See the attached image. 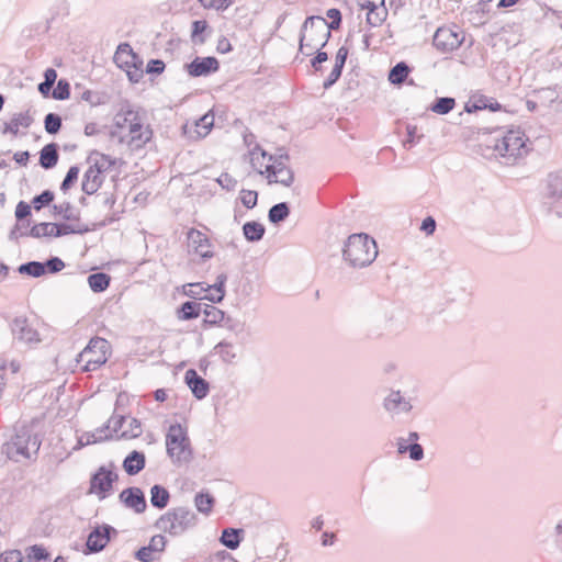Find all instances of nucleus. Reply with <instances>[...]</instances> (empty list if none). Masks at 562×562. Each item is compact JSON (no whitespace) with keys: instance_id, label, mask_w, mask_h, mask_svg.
Segmentation results:
<instances>
[{"instance_id":"nucleus-53","label":"nucleus","mask_w":562,"mask_h":562,"mask_svg":"<svg viewBox=\"0 0 562 562\" xmlns=\"http://www.w3.org/2000/svg\"><path fill=\"white\" fill-rule=\"evenodd\" d=\"M32 209H33V206L31 203H27V202L21 200L16 204L15 212H14L16 223H22L23 221L29 218L32 215Z\"/></svg>"},{"instance_id":"nucleus-47","label":"nucleus","mask_w":562,"mask_h":562,"mask_svg":"<svg viewBox=\"0 0 562 562\" xmlns=\"http://www.w3.org/2000/svg\"><path fill=\"white\" fill-rule=\"evenodd\" d=\"M52 209H53L54 215H63V218L65 221H79V213L74 214L71 212L72 205L68 201H66L61 204H54Z\"/></svg>"},{"instance_id":"nucleus-11","label":"nucleus","mask_w":562,"mask_h":562,"mask_svg":"<svg viewBox=\"0 0 562 562\" xmlns=\"http://www.w3.org/2000/svg\"><path fill=\"white\" fill-rule=\"evenodd\" d=\"M117 535V530L108 524L95 526L88 535L82 553L86 555L101 552L110 542L113 536Z\"/></svg>"},{"instance_id":"nucleus-52","label":"nucleus","mask_w":562,"mask_h":562,"mask_svg":"<svg viewBox=\"0 0 562 562\" xmlns=\"http://www.w3.org/2000/svg\"><path fill=\"white\" fill-rule=\"evenodd\" d=\"M386 15H387V11L385 8L382 10H379V8H378L376 10L368 11L367 23L373 27L380 26L385 21Z\"/></svg>"},{"instance_id":"nucleus-64","label":"nucleus","mask_w":562,"mask_h":562,"mask_svg":"<svg viewBox=\"0 0 562 562\" xmlns=\"http://www.w3.org/2000/svg\"><path fill=\"white\" fill-rule=\"evenodd\" d=\"M2 560L4 562H22L23 561V554L18 549L7 550L1 553Z\"/></svg>"},{"instance_id":"nucleus-20","label":"nucleus","mask_w":562,"mask_h":562,"mask_svg":"<svg viewBox=\"0 0 562 562\" xmlns=\"http://www.w3.org/2000/svg\"><path fill=\"white\" fill-rule=\"evenodd\" d=\"M184 382L196 400L201 401L209 395L210 383L200 376L194 369H189L186 371Z\"/></svg>"},{"instance_id":"nucleus-57","label":"nucleus","mask_w":562,"mask_h":562,"mask_svg":"<svg viewBox=\"0 0 562 562\" xmlns=\"http://www.w3.org/2000/svg\"><path fill=\"white\" fill-rule=\"evenodd\" d=\"M323 48L322 46L316 48L314 57L311 59V66L315 72L322 71V64L328 60V54Z\"/></svg>"},{"instance_id":"nucleus-29","label":"nucleus","mask_w":562,"mask_h":562,"mask_svg":"<svg viewBox=\"0 0 562 562\" xmlns=\"http://www.w3.org/2000/svg\"><path fill=\"white\" fill-rule=\"evenodd\" d=\"M170 501L169 491L160 484H155L150 487V504L157 509H164L168 506Z\"/></svg>"},{"instance_id":"nucleus-56","label":"nucleus","mask_w":562,"mask_h":562,"mask_svg":"<svg viewBox=\"0 0 562 562\" xmlns=\"http://www.w3.org/2000/svg\"><path fill=\"white\" fill-rule=\"evenodd\" d=\"M205 9H215L216 11H225L229 8L234 0H199Z\"/></svg>"},{"instance_id":"nucleus-38","label":"nucleus","mask_w":562,"mask_h":562,"mask_svg":"<svg viewBox=\"0 0 562 562\" xmlns=\"http://www.w3.org/2000/svg\"><path fill=\"white\" fill-rule=\"evenodd\" d=\"M456 106V99L451 97H438L428 106L434 113L446 115L450 113Z\"/></svg>"},{"instance_id":"nucleus-1","label":"nucleus","mask_w":562,"mask_h":562,"mask_svg":"<svg viewBox=\"0 0 562 562\" xmlns=\"http://www.w3.org/2000/svg\"><path fill=\"white\" fill-rule=\"evenodd\" d=\"M42 439V435L36 430L34 423H18L10 440L3 445L2 449L12 461L35 460Z\"/></svg>"},{"instance_id":"nucleus-41","label":"nucleus","mask_w":562,"mask_h":562,"mask_svg":"<svg viewBox=\"0 0 562 562\" xmlns=\"http://www.w3.org/2000/svg\"><path fill=\"white\" fill-rule=\"evenodd\" d=\"M18 272L26 274L32 278H40L45 274L44 265L42 261H27L18 267Z\"/></svg>"},{"instance_id":"nucleus-33","label":"nucleus","mask_w":562,"mask_h":562,"mask_svg":"<svg viewBox=\"0 0 562 562\" xmlns=\"http://www.w3.org/2000/svg\"><path fill=\"white\" fill-rule=\"evenodd\" d=\"M291 209L288 202L277 203L269 209L268 221L272 225H279L289 217Z\"/></svg>"},{"instance_id":"nucleus-22","label":"nucleus","mask_w":562,"mask_h":562,"mask_svg":"<svg viewBox=\"0 0 562 562\" xmlns=\"http://www.w3.org/2000/svg\"><path fill=\"white\" fill-rule=\"evenodd\" d=\"M562 200V172L550 173L543 204L551 211L555 202Z\"/></svg>"},{"instance_id":"nucleus-34","label":"nucleus","mask_w":562,"mask_h":562,"mask_svg":"<svg viewBox=\"0 0 562 562\" xmlns=\"http://www.w3.org/2000/svg\"><path fill=\"white\" fill-rule=\"evenodd\" d=\"M202 314H204L203 323L205 326L220 325L224 321L225 312L218 307L203 303Z\"/></svg>"},{"instance_id":"nucleus-50","label":"nucleus","mask_w":562,"mask_h":562,"mask_svg":"<svg viewBox=\"0 0 562 562\" xmlns=\"http://www.w3.org/2000/svg\"><path fill=\"white\" fill-rule=\"evenodd\" d=\"M80 169L77 165L71 166L60 183V190L66 193L78 180Z\"/></svg>"},{"instance_id":"nucleus-17","label":"nucleus","mask_w":562,"mask_h":562,"mask_svg":"<svg viewBox=\"0 0 562 562\" xmlns=\"http://www.w3.org/2000/svg\"><path fill=\"white\" fill-rule=\"evenodd\" d=\"M214 126V114L212 111L206 112L204 115L194 121L193 125L188 123L182 126L183 134L192 140H198L205 137Z\"/></svg>"},{"instance_id":"nucleus-60","label":"nucleus","mask_w":562,"mask_h":562,"mask_svg":"<svg viewBox=\"0 0 562 562\" xmlns=\"http://www.w3.org/2000/svg\"><path fill=\"white\" fill-rule=\"evenodd\" d=\"M166 69V64L162 59H150L147 65L145 71L148 75H161Z\"/></svg>"},{"instance_id":"nucleus-8","label":"nucleus","mask_w":562,"mask_h":562,"mask_svg":"<svg viewBox=\"0 0 562 562\" xmlns=\"http://www.w3.org/2000/svg\"><path fill=\"white\" fill-rule=\"evenodd\" d=\"M109 350L110 344L106 339L99 336L92 337L78 355L77 362L85 363L83 371H95L108 361Z\"/></svg>"},{"instance_id":"nucleus-6","label":"nucleus","mask_w":562,"mask_h":562,"mask_svg":"<svg viewBox=\"0 0 562 562\" xmlns=\"http://www.w3.org/2000/svg\"><path fill=\"white\" fill-rule=\"evenodd\" d=\"M261 156L269 158L271 164L266 166L265 172L267 173L269 183H280L284 187H291L294 181L293 170L285 165L290 156L285 148H278L274 155H268L266 150H261Z\"/></svg>"},{"instance_id":"nucleus-7","label":"nucleus","mask_w":562,"mask_h":562,"mask_svg":"<svg viewBox=\"0 0 562 562\" xmlns=\"http://www.w3.org/2000/svg\"><path fill=\"white\" fill-rule=\"evenodd\" d=\"M115 65L124 70L131 82L137 83L144 76L143 59L134 52L130 43H120L113 56Z\"/></svg>"},{"instance_id":"nucleus-40","label":"nucleus","mask_w":562,"mask_h":562,"mask_svg":"<svg viewBox=\"0 0 562 562\" xmlns=\"http://www.w3.org/2000/svg\"><path fill=\"white\" fill-rule=\"evenodd\" d=\"M52 229V223L42 222L34 224L29 231L22 232L21 235L32 238L54 237V232Z\"/></svg>"},{"instance_id":"nucleus-63","label":"nucleus","mask_w":562,"mask_h":562,"mask_svg":"<svg viewBox=\"0 0 562 562\" xmlns=\"http://www.w3.org/2000/svg\"><path fill=\"white\" fill-rule=\"evenodd\" d=\"M479 102L483 105V110H490L491 112H497L502 109V104L493 98L486 95H480Z\"/></svg>"},{"instance_id":"nucleus-49","label":"nucleus","mask_w":562,"mask_h":562,"mask_svg":"<svg viewBox=\"0 0 562 562\" xmlns=\"http://www.w3.org/2000/svg\"><path fill=\"white\" fill-rule=\"evenodd\" d=\"M142 424L140 420L133 417L128 424V428L123 430L121 435L117 436L120 439H134L138 438L142 435Z\"/></svg>"},{"instance_id":"nucleus-36","label":"nucleus","mask_w":562,"mask_h":562,"mask_svg":"<svg viewBox=\"0 0 562 562\" xmlns=\"http://www.w3.org/2000/svg\"><path fill=\"white\" fill-rule=\"evenodd\" d=\"M52 231L54 232L53 235L56 238L70 234L82 235L90 231V228L87 225L75 226L68 223H52Z\"/></svg>"},{"instance_id":"nucleus-25","label":"nucleus","mask_w":562,"mask_h":562,"mask_svg":"<svg viewBox=\"0 0 562 562\" xmlns=\"http://www.w3.org/2000/svg\"><path fill=\"white\" fill-rule=\"evenodd\" d=\"M33 117L30 115V111L14 113L9 122H4L1 133L2 134H12L18 135L19 127L22 126L24 128H29L33 124Z\"/></svg>"},{"instance_id":"nucleus-12","label":"nucleus","mask_w":562,"mask_h":562,"mask_svg":"<svg viewBox=\"0 0 562 562\" xmlns=\"http://www.w3.org/2000/svg\"><path fill=\"white\" fill-rule=\"evenodd\" d=\"M464 41L462 32L451 27H438L432 37L434 46L441 53H450L459 48Z\"/></svg>"},{"instance_id":"nucleus-42","label":"nucleus","mask_w":562,"mask_h":562,"mask_svg":"<svg viewBox=\"0 0 562 562\" xmlns=\"http://www.w3.org/2000/svg\"><path fill=\"white\" fill-rule=\"evenodd\" d=\"M198 512L209 515L215 504V498L210 493L200 492L194 497Z\"/></svg>"},{"instance_id":"nucleus-27","label":"nucleus","mask_w":562,"mask_h":562,"mask_svg":"<svg viewBox=\"0 0 562 562\" xmlns=\"http://www.w3.org/2000/svg\"><path fill=\"white\" fill-rule=\"evenodd\" d=\"M244 539V530L240 528L227 527L222 530L220 542L229 550L239 548Z\"/></svg>"},{"instance_id":"nucleus-14","label":"nucleus","mask_w":562,"mask_h":562,"mask_svg":"<svg viewBox=\"0 0 562 562\" xmlns=\"http://www.w3.org/2000/svg\"><path fill=\"white\" fill-rule=\"evenodd\" d=\"M183 69L192 78L207 77L220 69V61L214 56H195L190 63L184 64Z\"/></svg>"},{"instance_id":"nucleus-59","label":"nucleus","mask_w":562,"mask_h":562,"mask_svg":"<svg viewBox=\"0 0 562 562\" xmlns=\"http://www.w3.org/2000/svg\"><path fill=\"white\" fill-rule=\"evenodd\" d=\"M401 403H403V396L401 395L400 391L392 392L384 400V408L389 412L397 411Z\"/></svg>"},{"instance_id":"nucleus-4","label":"nucleus","mask_w":562,"mask_h":562,"mask_svg":"<svg viewBox=\"0 0 562 562\" xmlns=\"http://www.w3.org/2000/svg\"><path fill=\"white\" fill-rule=\"evenodd\" d=\"M198 524L196 514L189 507L179 506L168 509L155 522V528L171 537H179Z\"/></svg>"},{"instance_id":"nucleus-43","label":"nucleus","mask_w":562,"mask_h":562,"mask_svg":"<svg viewBox=\"0 0 562 562\" xmlns=\"http://www.w3.org/2000/svg\"><path fill=\"white\" fill-rule=\"evenodd\" d=\"M112 438H113V435L111 432L105 434L104 436H97L95 432L87 431L81 437H79L75 449H81L88 445H93V443L111 440Z\"/></svg>"},{"instance_id":"nucleus-28","label":"nucleus","mask_w":562,"mask_h":562,"mask_svg":"<svg viewBox=\"0 0 562 562\" xmlns=\"http://www.w3.org/2000/svg\"><path fill=\"white\" fill-rule=\"evenodd\" d=\"M202 302L186 301L177 308V317L180 321H191L202 314Z\"/></svg>"},{"instance_id":"nucleus-58","label":"nucleus","mask_w":562,"mask_h":562,"mask_svg":"<svg viewBox=\"0 0 562 562\" xmlns=\"http://www.w3.org/2000/svg\"><path fill=\"white\" fill-rule=\"evenodd\" d=\"M222 323L223 327L235 333L236 335L241 334L245 329V324L241 321L231 316H224V321Z\"/></svg>"},{"instance_id":"nucleus-16","label":"nucleus","mask_w":562,"mask_h":562,"mask_svg":"<svg viewBox=\"0 0 562 562\" xmlns=\"http://www.w3.org/2000/svg\"><path fill=\"white\" fill-rule=\"evenodd\" d=\"M119 501L136 514H143L147 509V502L144 492L137 486L124 488L119 494Z\"/></svg>"},{"instance_id":"nucleus-62","label":"nucleus","mask_w":562,"mask_h":562,"mask_svg":"<svg viewBox=\"0 0 562 562\" xmlns=\"http://www.w3.org/2000/svg\"><path fill=\"white\" fill-rule=\"evenodd\" d=\"M342 70L344 69L334 66L328 77L324 80L323 88L325 90L331 88L340 79Z\"/></svg>"},{"instance_id":"nucleus-24","label":"nucleus","mask_w":562,"mask_h":562,"mask_svg":"<svg viewBox=\"0 0 562 562\" xmlns=\"http://www.w3.org/2000/svg\"><path fill=\"white\" fill-rule=\"evenodd\" d=\"M123 470L127 475L134 476L143 471L146 467V457L143 451L133 450L123 460Z\"/></svg>"},{"instance_id":"nucleus-18","label":"nucleus","mask_w":562,"mask_h":562,"mask_svg":"<svg viewBox=\"0 0 562 562\" xmlns=\"http://www.w3.org/2000/svg\"><path fill=\"white\" fill-rule=\"evenodd\" d=\"M166 546V537L160 533L155 535L150 538L147 546H143L134 552V557L140 562H154L156 560L155 553L164 552Z\"/></svg>"},{"instance_id":"nucleus-19","label":"nucleus","mask_w":562,"mask_h":562,"mask_svg":"<svg viewBox=\"0 0 562 562\" xmlns=\"http://www.w3.org/2000/svg\"><path fill=\"white\" fill-rule=\"evenodd\" d=\"M11 333L14 339L22 342H33L40 341L38 333L34 328H32L27 322L26 317L19 316L15 317L10 323Z\"/></svg>"},{"instance_id":"nucleus-37","label":"nucleus","mask_w":562,"mask_h":562,"mask_svg":"<svg viewBox=\"0 0 562 562\" xmlns=\"http://www.w3.org/2000/svg\"><path fill=\"white\" fill-rule=\"evenodd\" d=\"M25 562H49L50 552L43 544H33L25 549Z\"/></svg>"},{"instance_id":"nucleus-39","label":"nucleus","mask_w":562,"mask_h":562,"mask_svg":"<svg viewBox=\"0 0 562 562\" xmlns=\"http://www.w3.org/2000/svg\"><path fill=\"white\" fill-rule=\"evenodd\" d=\"M136 111L133 110L132 105L128 101H125L122 105L120 111L114 116V127L116 128H123L125 127L132 117L134 116Z\"/></svg>"},{"instance_id":"nucleus-9","label":"nucleus","mask_w":562,"mask_h":562,"mask_svg":"<svg viewBox=\"0 0 562 562\" xmlns=\"http://www.w3.org/2000/svg\"><path fill=\"white\" fill-rule=\"evenodd\" d=\"M326 16L330 20L329 22L319 15L307 16L303 23V30L311 27L316 35L321 36V46L325 47L331 36V31H337L341 26L342 15L339 9L330 8L326 11Z\"/></svg>"},{"instance_id":"nucleus-2","label":"nucleus","mask_w":562,"mask_h":562,"mask_svg":"<svg viewBox=\"0 0 562 562\" xmlns=\"http://www.w3.org/2000/svg\"><path fill=\"white\" fill-rule=\"evenodd\" d=\"M378 254L376 241L366 233L350 235L342 248L344 260L359 269L370 266Z\"/></svg>"},{"instance_id":"nucleus-55","label":"nucleus","mask_w":562,"mask_h":562,"mask_svg":"<svg viewBox=\"0 0 562 562\" xmlns=\"http://www.w3.org/2000/svg\"><path fill=\"white\" fill-rule=\"evenodd\" d=\"M240 202L246 209H254L258 203V192L255 190L243 189L240 191Z\"/></svg>"},{"instance_id":"nucleus-51","label":"nucleus","mask_w":562,"mask_h":562,"mask_svg":"<svg viewBox=\"0 0 562 562\" xmlns=\"http://www.w3.org/2000/svg\"><path fill=\"white\" fill-rule=\"evenodd\" d=\"M227 281V274L226 273H220L216 277V281L212 285H206L207 291L214 290L216 292V300L223 301L225 297V284Z\"/></svg>"},{"instance_id":"nucleus-35","label":"nucleus","mask_w":562,"mask_h":562,"mask_svg":"<svg viewBox=\"0 0 562 562\" xmlns=\"http://www.w3.org/2000/svg\"><path fill=\"white\" fill-rule=\"evenodd\" d=\"M88 284L92 292H104L111 282V277L105 272H94L88 276Z\"/></svg>"},{"instance_id":"nucleus-15","label":"nucleus","mask_w":562,"mask_h":562,"mask_svg":"<svg viewBox=\"0 0 562 562\" xmlns=\"http://www.w3.org/2000/svg\"><path fill=\"white\" fill-rule=\"evenodd\" d=\"M128 131L131 135L128 144L134 148L144 147L153 137L151 128L149 126L144 127L138 112H135L134 116L130 121Z\"/></svg>"},{"instance_id":"nucleus-46","label":"nucleus","mask_w":562,"mask_h":562,"mask_svg":"<svg viewBox=\"0 0 562 562\" xmlns=\"http://www.w3.org/2000/svg\"><path fill=\"white\" fill-rule=\"evenodd\" d=\"M54 199L55 193L52 190L46 189L40 194H36L32 199L31 204L35 211H41L42 209L49 206Z\"/></svg>"},{"instance_id":"nucleus-10","label":"nucleus","mask_w":562,"mask_h":562,"mask_svg":"<svg viewBox=\"0 0 562 562\" xmlns=\"http://www.w3.org/2000/svg\"><path fill=\"white\" fill-rule=\"evenodd\" d=\"M119 480V474L105 467H99L90 476L88 494L97 495L100 501L109 497L113 492V484Z\"/></svg>"},{"instance_id":"nucleus-48","label":"nucleus","mask_w":562,"mask_h":562,"mask_svg":"<svg viewBox=\"0 0 562 562\" xmlns=\"http://www.w3.org/2000/svg\"><path fill=\"white\" fill-rule=\"evenodd\" d=\"M70 97V83L67 79H59L56 87L52 91V98L58 101H64Z\"/></svg>"},{"instance_id":"nucleus-30","label":"nucleus","mask_w":562,"mask_h":562,"mask_svg":"<svg viewBox=\"0 0 562 562\" xmlns=\"http://www.w3.org/2000/svg\"><path fill=\"white\" fill-rule=\"evenodd\" d=\"M266 227L257 221H249L243 225V235L249 243H257L263 238Z\"/></svg>"},{"instance_id":"nucleus-45","label":"nucleus","mask_w":562,"mask_h":562,"mask_svg":"<svg viewBox=\"0 0 562 562\" xmlns=\"http://www.w3.org/2000/svg\"><path fill=\"white\" fill-rule=\"evenodd\" d=\"M63 126L61 116L57 113L49 112L44 117V128L47 134H57Z\"/></svg>"},{"instance_id":"nucleus-61","label":"nucleus","mask_w":562,"mask_h":562,"mask_svg":"<svg viewBox=\"0 0 562 562\" xmlns=\"http://www.w3.org/2000/svg\"><path fill=\"white\" fill-rule=\"evenodd\" d=\"M216 182L226 191H233L237 184V180L228 172H222L220 177L216 178Z\"/></svg>"},{"instance_id":"nucleus-13","label":"nucleus","mask_w":562,"mask_h":562,"mask_svg":"<svg viewBox=\"0 0 562 562\" xmlns=\"http://www.w3.org/2000/svg\"><path fill=\"white\" fill-rule=\"evenodd\" d=\"M188 252H194L200 256L202 261L210 260L214 252L210 249L212 244L210 238L196 228H189L187 232Z\"/></svg>"},{"instance_id":"nucleus-5","label":"nucleus","mask_w":562,"mask_h":562,"mask_svg":"<svg viewBox=\"0 0 562 562\" xmlns=\"http://www.w3.org/2000/svg\"><path fill=\"white\" fill-rule=\"evenodd\" d=\"M166 448L173 463L189 462L192 449L187 428L179 423L170 425L166 434Z\"/></svg>"},{"instance_id":"nucleus-44","label":"nucleus","mask_w":562,"mask_h":562,"mask_svg":"<svg viewBox=\"0 0 562 562\" xmlns=\"http://www.w3.org/2000/svg\"><path fill=\"white\" fill-rule=\"evenodd\" d=\"M214 351L220 355L221 359L225 363H233L236 358V352L232 342L226 340L220 341L215 347Z\"/></svg>"},{"instance_id":"nucleus-3","label":"nucleus","mask_w":562,"mask_h":562,"mask_svg":"<svg viewBox=\"0 0 562 562\" xmlns=\"http://www.w3.org/2000/svg\"><path fill=\"white\" fill-rule=\"evenodd\" d=\"M493 137L494 151L506 159V164L513 165L518 158L528 153L524 132L520 128H509L504 131L498 128Z\"/></svg>"},{"instance_id":"nucleus-32","label":"nucleus","mask_w":562,"mask_h":562,"mask_svg":"<svg viewBox=\"0 0 562 562\" xmlns=\"http://www.w3.org/2000/svg\"><path fill=\"white\" fill-rule=\"evenodd\" d=\"M412 68L406 61H398L389 71V81L394 86H402L411 74Z\"/></svg>"},{"instance_id":"nucleus-23","label":"nucleus","mask_w":562,"mask_h":562,"mask_svg":"<svg viewBox=\"0 0 562 562\" xmlns=\"http://www.w3.org/2000/svg\"><path fill=\"white\" fill-rule=\"evenodd\" d=\"M93 156H98L102 160L106 161V166H100V162L97 159L85 173H90V180L95 181V183L101 187L103 182L101 175L111 168L115 164V160L110 155L101 154L95 149L90 153L89 159H91Z\"/></svg>"},{"instance_id":"nucleus-26","label":"nucleus","mask_w":562,"mask_h":562,"mask_svg":"<svg viewBox=\"0 0 562 562\" xmlns=\"http://www.w3.org/2000/svg\"><path fill=\"white\" fill-rule=\"evenodd\" d=\"M58 145L49 143L40 150L38 164L42 168L48 170L54 168L59 159Z\"/></svg>"},{"instance_id":"nucleus-54","label":"nucleus","mask_w":562,"mask_h":562,"mask_svg":"<svg viewBox=\"0 0 562 562\" xmlns=\"http://www.w3.org/2000/svg\"><path fill=\"white\" fill-rule=\"evenodd\" d=\"M45 274L46 273H57L65 268V262L56 256L49 257L47 260L43 261Z\"/></svg>"},{"instance_id":"nucleus-21","label":"nucleus","mask_w":562,"mask_h":562,"mask_svg":"<svg viewBox=\"0 0 562 562\" xmlns=\"http://www.w3.org/2000/svg\"><path fill=\"white\" fill-rule=\"evenodd\" d=\"M391 322L392 316H387L386 314L371 316L367 323V338L378 339L382 337L385 333H391Z\"/></svg>"},{"instance_id":"nucleus-31","label":"nucleus","mask_w":562,"mask_h":562,"mask_svg":"<svg viewBox=\"0 0 562 562\" xmlns=\"http://www.w3.org/2000/svg\"><path fill=\"white\" fill-rule=\"evenodd\" d=\"M307 30H303V25L301 26V32H300V52H304V48L307 49V52H305L304 54L306 56H310L312 55V50L313 49H316L318 47H321V42H323V40H321V36L319 35H316V33L314 31H312L310 29V35H308V38L306 37V32Z\"/></svg>"}]
</instances>
